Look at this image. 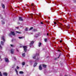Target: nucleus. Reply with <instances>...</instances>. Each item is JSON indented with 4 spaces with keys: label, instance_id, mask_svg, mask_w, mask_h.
Returning <instances> with one entry per match:
<instances>
[{
    "label": "nucleus",
    "instance_id": "nucleus-34",
    "mask_svg": "<svg viewBox=\"0 0 76 76\" xmlns=\"http://www.w3.org/2000/svg\"><path fill=\"white\" fill-rule=\"evenodd\" d=\"M12 47H13V45H10Z\"/></svg>",
    "mask_w": 76,
    "mask_h": 76
},
{
    "label": "nucleus",
    "instance_id": "nucleus-8",
    "mask_svg": "<svg viewBox=\"0 0 76 76\" xmlns=\"http://www.w3.org/2000/svg\"><path fill=\"white\" fill-rule=\"evenodd\" d=\"M5 61L7 63H8L9 61V59L7 58H5Z\"/></svg>",
    "mask_w": 76,
    "mask_h": 76
},
{
    "label": "nucleus",
    "instance_id": "nucleus-17",
    "mask_svg": "<svg viewBox=\"0 0 76 76\" xmlns=\"http://www.w3.org/2000/svg\"><path fill=\"white\" fill-rule=\"evenodd\" d=\"M42 67L44 68H46L47 67V66L44 64L42 65Z\"/></svg>",
    "mask_w": 76,
    "mask_h": 76
},
{
    "label": "nucleus",
    "instance_id": "nucleus-41",
    "mask_svg": "<svg viewBox=\"0 0 76 76\" xmlns=\"http://www.w3.org/2000/svg\"><path fill=\"white\" fill-rule=\"evenodd\" d=\"M26 6H28V4H26Z\"/></svg>",
    "mask_w": 76,
    "mask_h": 76
},
{
    "label": "nucleus",
    "instance_id": "nucleus-30",
    "mask_svg": "<svg viewBox=\"0 0 76 76\" xmlns=\"http://www.w3.org/2000/svg\"><path fill=\"white\" fill-rule=\"evenodd\" d=\"M16 33H18V34H20V32H19L18 31H16Z\"/></svg>",
    "mask_w": 76,
    "mask_h": 76
},
{
    "label": "nucleus",
    "instance_id": "nucleus-27",
    "mask_svg": "<svg viewBox=\"0 0 76 76\" xmlns=\"http://www.w3.org/2000/svg\"><path fill=\"white\" fill-rule=\"evenodd\" d=\"M25 31H28V28L26 27L25 28Z\"/></svg>",
    "mask_w": 76,
    "mask_h": 76
},
{
    "label": "nucleus",
    "instance_id": "nucleus-11",
    "mask_svg": "<svg viewBox=\"0 0 76 76\" xmlns=\"http://www.w3.org/2000/svg\"><path fill=\"white\" fill-rule=\"evenodd\" d=\"M42 45V43L40 42L38 44V46L39 47H41V46Z\"/></svg>",
    "mask_w": 76,
    "mask_h": 76
},
{
    "label": "nucleus",
    "instance_id": "nucleus-2",
    "mask_svg": "<svg viewBox=\"0 0 76 76\" xmlns=\"http://www.w3.org/2000/svg\"><path fill=\"white\" fill-rule=\"evenodd\" d=\"M12 35H13V36H14V35H15V34L14 31H11V33L9 34V36H10V37H11Z\"/></svg>",
    "mask_w": 76,
    "mask_h": 76
},
{
    "label": "nucleus",
    "instance_id": "nucleus-3",
    "mask_svg": "<svg viewBox=\"0 0 76 76\" xmlns=\"http://www.w3.org/2000/svg\"><path fill=\"white\" fill-rule=\"evenodd\" d=\"M23 47L24 48V50L25 52H26L27 51V48H28V47L26 46H23Z\"/></svg>",
    "mask_w": 76,
    "mask_h": 76
},
{
    "label": "nucleus",
    "instance_id": "nucleus-20",
    "mask_svg": "<svg viewBox=\"0 0 76 76\" xmlns=\"http://www.w3.org/2000/svg\"><path fill=\"white\" fill-rule=\"evenodd\" d=\"M33 31L34 32H37V29H34L33 30Z\"/></svg>",
    "mask_w": 76,
    "mask_h": 76
},
{
    "label": "nucleus",
    "instance_id": "nucleus-52",
    "mask_svg": "<svg viewBox=\"0 0 76 76\" xmlns=\"http://www.w3.org/2000/svg\"><path fill=\"white\" fill-rule=\"evenodd\" d=\"M33 10H34V9H33Z\"/></svg>",
    "mask_w": 76,
    "mask_h": 76
},
{
    "label": "nucleus",
    "instance_id": "nucleus-12",
    "mask_svg": "<svg viewBox=\"0 0 76 76\" xmlns=\"http://www.w3.org/2000/svg\"><path fill=\"white\" fill-rule=\"evenodd\" d=\"M3 75L4 76H7V73L6 72H4L3 73Z\"/></svg>",
    "mask_w": 76,
    "mask_h": 76
},
{
    "label": "nucleus",
    "instance_id": "nucleus-42",
    "mask_svg": "<svg viewBox=\"0 0 76 76\" xmlns=\"http://www.w3.org/2000/svg\"><path fill=\"white\" fill-rule=\"evenodd\" d=\"M47 35L48 36V33H47Z\"/></svg>",
    "mask_w": 76,
    "mask_h": 76
},
{
    "label": "nucleus",
    "instance_id": "nucleus-24",
    "mask_svg": "<svg viewBox=\"0 0 76 76\" xmlns=\"http://www.w3.org/2000/svg\"><path fill=\"white\" fill-rule=\"evenodd\" d=\"M35 37L37 38V37H38V34H36L35 35Z\"/></svg>",
    "mask_w": 76,
    "mask_h": 76
},
{
    "label": "nucleus",
    "instance_id": "nucleus-29",
    "mask_svg": "<svg viewBox=\"0 0 76 76\" xmlns=\"http://www.w3.org/2000/svg\"><path fill=\"white\" fill-rule=\"evenodd\" d=\"M45 42H47V39H45Z\"/></svg>",
    "mask_w": 76,
    "mask_h": 76
},
{
    "label": "nucleus",
    "instance_id": "nucleus-45",
    "mask_svg": "<svg viewBox=\"0 0 76 76\" xmlns=\"http://www.w3.org/2000/svg\"><path fill=\"white\" fill-rule=\"evenodd\" d=\"M16 28H17V29H18L19 28V27H16Z\"/></svg>",
    "mask_w": 76,
    "mask_h": 76
},
{
    "label": "nucleus",
    "instance_id": "nucleus-15",
    "mask_svg": "<svg viewBox=\"0 0 76 76\" xmlns=\"http://www.w3.org/2000/svg\"><path fill=\"white\" fill-rule=\"evenodd\" d=\"M0 45H4V42H3L1 41V44Z\"/></svg>",
    "mask_w": 76,
    "mask_h": 76
},
{
    "label": "nucleus",
    "instance_id": "nucleus-6",
    "mask_svg": "<svg viewBox=\"0 0 76 76\" xmlns=\"http://www.w3.org/2000/svg\"><path fill=\"white\" fill-rule=\"evenodd\" d=\"M42 64H41L39 66V69L40 70H42Z\"/></svg>",
    "mask_w": 76,
    "mask_h": 76
},
{
    "label": "nucleus",
    "instance_id": "nucleus-1",
    "mask_svg": "<svg viewBox=\"0 0 76 76\" xmlns=\"http://www.w3.org/2000/svg\"><path fill=\"white\" fill-rule=\"evenodd\" d=\"M58 25L61 27H59L58 26V28H60L61 30H63V29H64V28H65V27L63 26V25L62 24H61V23H60Z\"/></svg>",
    "mask_w": 76,
    "mask_h": 76
},
{
    "label": "nucleus",
    "instance_id": "nucleus-46",
    "mask_svg": "<svg viewBox=\"0 0 76 76\" xmlns=\"http://www.w3.org/2000/svg\"><path fill=\"white\" fill-rule=\"evenodd\" d=\"M41 24H43V23H42L41 22Z\"/></svg>",
    "mask_w": 76,
    "mask_h": 76
},
{
    "label": "nucleus",
    "instance_id": "nucleus-39",
    "mask_svg": "<svg viewBox=\"0 0 76 76\" xmlns=\"http://www.w3.org/2000/svg\"><path fill=\"white\" fill-rule=\"evenodd\" d=\"M54 60H57V58H54Z\"/></svg>",
    "mask_w": 76,
    "mask_h": 76
},
{
    "label": "nucleus",
    "instance_id": "nucleus-13",
    "mask_svg": "<svg viewBox=\"0 0 76 76\" xmlns=\"http://www.w3.org/2000/svg\"><path fill=\"white\" fill-rule=\"evenodd\" d=\"M37 64H38V63H37V62H35L34 64V67H36L37 65Z\"/></svg>",
    "mask_w": 76,
    "mask_h": 76
},
{
    "label": "nucleus",
    "instance_id": "nucleus-23",
    "mask_svg": "<svg viewBox=\"0 0 76 76\" xmlns=\"http://www.w3.org/2000/svg\"><path fill=\"white\" fill-rule=\"evenodd\" d=\"M18 38L19 39H22L23 38V37H19Z\"/></svg>",
    "mask_w": 76,
    "mask_h": 76
},
{
    "label": "nucleus",
    "instance_id": "nucleus-26",
    "mask_svg": "<svg viewBox=\"0 0 76 76\" xmlns=\"http://www.w3.org/2000/svg\"><path fill=\"white\" fill-rule=\"evenodd\" d=\"M39 60V58H38L36 59V61H38Z\"/></svg>",
    "mask_w": 76,
    "mask_h": 76
},
{
    "label": "nucleus",
    "instance_id": "nucleus-43",
    "mask_svg": "<svg viewBox=\"0 0 76 76\" xmlns=\"http://www.w3.org/2000/svg\"><path fill=\"white\" fill-rule=\"evenodd\" d=\"M58 51L59 52H60V50H58Z\"/></svg>",
    "mask_w": 76,
    "mask_h": 76
},
{
    "label": "nucleus",
    "instance_id": "nucleus-32",
    "mask_svg": "<svg viewBox=\"0 0 76 76\" xmlns=\"http://www.w3.org/2000/svg\"><path fill=\"white\" fill-rule=\"evenodd\" d=\"M2 24H4L5 23L3 21H2Z\"/></svg>",
    "mask_w": 76,
    "mask_h": 76
},
{
    "label": "nucleus",
    "instance_id": "nucleus-36",
    "mask_svg": "<svg viewBox=\"0 0 76 76\" xmlns=\"http://www.w3.org/2000/svg\"><path fill=\"white\" fill-rule=\"evenodd\" d=\"M54 24H55V25H56V24H57V23H56V22H54Z\"/></svg>",
    "mask_w": 76,
    "mask_h": 76
},
{
    "label": "nucleus",
    "instance_id": "nucleus-31",
    "mask_svg": "<svg viewBox=\"0 0 76 76\" xmlns=\"http://www.w3.org/2000/svg\"><path fill=\"white\" fill-rule=\"evenodd\" d=\"M16 68L17 69H19V67L18 66H17Z\"/></svg>",
    "mask_w": 76,
    "mask_h": 76
},
{
    "label": "nucleus",
    "instance_id": "nucleus-44",
    "mask_svg": "<svg viewBox=\"0 0 76 76\" xmlns=\"http://www.w3.org/2000/svg\"><path fill=\"white\" fill-rule=\"evenodd\" d=\"M17 51H19V50L18 49L17 50Z\"/></svg>",
    "mask_w": 76,
    "mask_h": 76
},
{
    "label": "nucleus",
    "instance_id": "nucleus-37",
    "mask_svg": "<svg viewBox=\"0 0 76 76\" xmlns=\"http://www.w3.org/2000/svg\"><path fill=\"white\" fill-rule=\"evenodd\" d=\"M34 6V5L32 4H31V6Z\"/></svg>",
    "mask_w": 76,
    "mask_h": 76
},
{
    "label": "nucleus",
    "instance_id": "nucleus-7",
    "mask_svg": "<svg viewBox=\"0 0 76 76\" xmlns=\"http://www.w3.org/2000/svg\"><path fill=\"white\" fill-rule=\"evenodd\" d=\"M15 51V50H14L13 49H12L10 50V52L11 53V54H13L14 53V51Z\"/></svg>",
    "mask_w": 76,
    "mask_h": 76
},
{
    "label": "nucleus",
    "instance_id": "nucleus-9",
    "mask_svg": "<svg viewBox=\"0 0 76 76\" xmlns=\"http://www.w3.org/2000/svg\"><path fill=\"white\" fill-rule=\"evenodd\" d=\"M1 39L4 41V42H5V39H4V37L3 36L1 38Z\"/></svg>",
    "mask_w": 76,
    "mask_h": 76
},
{
    "label": "nucleus",
    "instance_id": "nucleus-10",
    "mask_svg": "<svg viewBox=\"0 0 76 76\" xmlns=\"http://www.w3.org/2000/svg\"><path fill=\"white\" fill-rule=\"evenodd\" d=\"M19 20H20V21H23V18H22L21 17H20L19 18Z\"/></svg>",
    "mask_w": 76,
    "mask_h": 76
},
{
    "label": "nucleus",
    "instance_id": "nucleus-47",
    "mask_svg": "<svg viewBox=\"0 0 76 76\" xmlns=\"http://www.w3.org/2000/svg\"><path fill=\"white\" fill-rule=\"evenodd\" d=\"M31 17H32V15H31Z\"/></svg>",
    "mask_w": 76,
    "mask_h": 76
},
{
    "label": "nucleus",
    "instance_id": "nucleus-48",
    "mask_svg": "<svg viewBox=\"0 0 76 76\" xmlns=\"http://www.w3.org/2000/svg\"><path fill=\"white\" fill-rule=\"evenodd\" d=\"M32 7H34V6Z\"/></svg>",
    "mask_w": 76,
    "mask_h": 76
},
{
    "label": "nucleus",
    "instance_id": "nucleus-49",
    "mask_svg": "<svg viewBox=\"0 0 76 76\" xmlns=\"http://www.w3.org/2000/svg\"><path fill=\"white\" fill-rule=\"evenodd\" d=\"M64 76H68L65 75H64Z\"/></svg>",
    "mask_w": 76,
    "mask_h": 76
},
{
    "label": "nucleus",
    "instance_id": "nucleus-5",
    "mask_svg": "<svg viewBox=\"0 0 76 76\" xmlns=\"http://www.w3.org/2000/svg\"><path fill=\"white\" fill-rule=\"evenodd\" d=\"M34 41H32L31 42L30 44V47H31L33 45V44H34Z\"/></svg>",
    "mask_w": 76,
    "mask_h": 76
},
{
    "label": "nucleus",
    "instance_id": "nucleus-14",
    "mask_svg": "<svg viewBox=\"0 0 76 76\" xmlns=\"http://www.w3.org/2000/svg\"><path fill=\"white\" fill-rule=\"evenodd\" d=\"M3 45H0V50H2L3 49Z\"/></svg>",
    "mask_w": 76,
    "mask_h": 76
},
{
    "label": "nucleus",
    "instance_id": "nucleus-38",
    "mask_svg": "<svg viewBox=\"0 0 76 76\" xmlns=\"http://www.w3.org/2000/svg\"><path fill=\"white\" fill-rule=\"evenodd\" d=\"M60 42H62V40H60Z\"/></svg>",
    "mask_w": 76,
    "mask_h": 76
},
{
    "label": "nucleus",
    "instance_id": "nucleus-51",
    "mask_svg": "<svg viewBox=\"0 0 76 76\" xmlns=\"http://www.w3.org/2000/svg\"><path fill=\"white\" fill-rule=\"evenodd\" d=\"M59 58V56L58 58Z\"/></svg>",
    "mask_w": 76,
    "mask_h": 76
},
{
    "label": "nucleus",
    "instance_id": "nucleus-28",
    "mask_svg": "<svg viewBox=\"0 0 76 76\" xmlns=\"http://www.w3.org/2000/svg\"><path fill=\"white\" fill-rule=\"evenodd\" d=\"M32 29H33V27H31V28H30L29 29V30H32Z\"/></svg>",
    "mask_w": 76,
    "mask_h": 76
},
{
    "label": "nucleus",
    "instance_id": "nucleus-18",
    "mask_svg": "<svg viewBox=\"0 0 76 76\" xmlns=\"http://www.w3.org/2000/svg\"><path fill=\"white\" fill-rule=\"evenodd\" d=\"M25 53H23L22 54V57H25Z\"/></svg>",
    "mask_w": 76,
    "mask_h": 76
},
{
    "label": "nucleus",
    "instance_id": "nucleus-4",
    "mask_svg": "<svg viewBox=\"0 0 76 76\" xmlns=\"http://www.w3.org/2000/svg\"><path fill=\"white\" fill-rule=\"evenodd\" d=\"M38 56H39V54H38L37 55H34L33 56V58H35V57H38Z\"/></svg>",
    "mask_w": 76,
    "mask_h": 76
},
{
    "label": "nucleus",
    "instance_id": "nucleus-16",
    "mask_svg": "<svg viewBox=\"0 0 76 76\" xmlns=\"http://www.w3.org/2000/svg\"><path fill=\"white\" fill-rule=\"evenodd\" d=\"M1 6L3 9H4V8H5V6H4V5L3 3L1 4Z\"/></svg>",
    "mask_w": 76,
    "mask_h": 76
},
{
    "label": "nucleus",
    "instance_id": "nucleus-25",
    "mask_svg": "<svg viewBox=\"0 0 76 76\" xmlns=\"http://www.w3.org/2000/svg\"><path fill=\"white\" fill-rule=\"evenodd\" d=\"M69 26L70 25H68V26L66 27L67 28H68V29H70V27H69Z\"/></svg>",
    "mask_w": 76,
    "mask_h": 76
},
{
    "label": "nucleus",
    "instance_id": "nucleus-22",
    "mask_svg": "<svg viewBox=\"0 0 76 76\" xmlns=\"http://www.w3.org/2000/svg\"><path fill=\"white\" fill-rule=\"evenodd\" d=\"M22 64L23 66H25V62H22Z\"/></svg>",
    "mask_w": 76,
    "mask_h": 76
},
{
    "label": "nucleus",
    "instance_id": "nucleus-40",
    "mask_svg": "<svg viewBox=\"0 0 76 76\" xmlns=\"http://www.w3.org/2000/svg\"><path fill=\"white\" fill-rule=\"evenodd\" d=\"M59 57H60V56H61V54H60L59 55Z\"/></svg>",
    "mask_w": 76,
    "mask_h": 76
},
{
    "label": "nucleus",
    "instance_id": "nucleus-35",
    "mask_svg": "<svg viewBox=\"0 0 76 76\" xmlns=\"http://www.w3.org/2000/svg\"><path fill=\"white\" fill-rule=\"evenodd\" d=\"M13 58L15 60H16V58L15 57H14Z\"/></svg>",
    "mask_w": 76,
    "mask_h": 76
},
{
    "label": "nucleus",
    "instance_id": "nucleus-19",
    "mask_svg": "<svg viewBox=\"0 0 76 76\" xmlns=\"http://www.w3.org/2000/svg\"><path fill=\"white\" fill-rule=\"evenodd\" d=\"M20 74H23V71H20Z\"/></svg>",
    "mask_w": 76,
    "mask_h": 76
},
{
    "label": "nucleus",
    "instance_id": "nucleus-50",
    "mask_svg": "<svg viewBox=\"0 0 76 76\" xmlns=\"http://www.w3.org/2000/svg\"><path fill=\"white\" fill-rule=\"evenodd\" d=\"M1 58V56H0V58Z\"/></svg>",
    "mask_w": 76,
    "mask_h": 76
},
{
    "label": "nucleus",
    "instance_id": "nucleus-33",
    "mask_svg": "<svg viewBox=\"0 0 76 76\" xmlns=\"http://www.w3.org/2000/svg\"><path fill=\"white\" fill-rule=\"evenodd\" d=\"M0 76H2V75L1 74V72H0Z\"/></svg>",
    "mask_w": 76,
    "mask_h": 76
},
{
    "label": "nucleus",
    "instance_id": "nucleus-21",
    "mask_svg": "<svg viewBox=\"0 0 76 76\" xmlns=\"http://www.w3.org/2000/svg\"><path fill=\"white\" fill-rule=\"evenodd\" d=\"M15 71H16L17 75H18V71H17V69H15Z\"/></svg>",
    "mask_w": 76,
    "mask_h": 76
}]
</instances>
